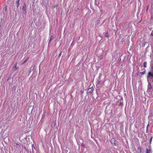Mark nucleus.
Masks as SVG:
<instances>
[{
	"label": "nucleus",
	"instance_id": "obj_1",
	"mask_svg": "<svg viewBox=\"0 0 153 153\" xmlns=\"http://www.w3.org/2000/svg\"><path fill=\"white\" fill-rule=\"evenodd\" d=\"M111 143L114 146H116V141L114 138H112L111 140Z\"/></svg>",
	"mask_w": 153,
	"mask_h": 153
},
{
	"label": "nucleus",
	"instance_id": "obj_2",
	"mask_svg": "<svg viewBox=\"0 0 153 153\" xmlns=\"http://www.w3.org/2000/svg\"><path fill=\"white\" fill-rule=\"evenodd\" d=\"M26 4L25 3L24 4L23 7L22 8V13L24 14H26Z\"/></svg>",
	"mask_w": 153,
	"mask_h": 153
},
{
	"label": "nucleus",
	"instance_id": "obj_3",
	"mask_svg": "<svg viewBox=\"0 0 153 153\" xmlns=\"http://www.w3.org/2000/svg\"><path fill=\"white\" fill-rule=\"evenodd\" d=\"M94 90V88L93 87L89 88L88 89V92L89 94H91L93 93Z\"/></svg>",
	"mask_w": 153,
	"mask_h": 153
},
{
	"label": "nucleus",
	"instance_id": "obj_4",
	"mask_svg": "<svg viewBox=\"0 0 153 153\" xmlns=\"http://www.w3.org/2000/svg\"><path fill=\"white\" fill-rule=\"evenodd\" d=\"M148 76H151L152 78H153V71L152 72H149L148 73Z\"/></svg>",
	"mask_w": 153,
	"mask_h": 153
},
{
	"label": "nucleus",
	"instance_id": "obj_5",
	"mask_svg": "<svg viewBox=\"0 0 153 153\" xmlns=\"http://www.w3.org/2000/svg\"><path fill=\"white\" fill-rule=\"evenodd\" d=\"M152 88V87L151 84L149 83L147 86V89L148 90H150Z\"/></svg>",
	"mask_w": 153,
	"mask_h": 153
},
{
	"label": "nucleus",
	"instance_id": "obj_6",
	"mask_svg": "<svg viewBox=\"0 0 153 153\" xmlns=\"http://www.w3.org/2000/svg\"><path fill=\"white\" fill-rule=\"evenodd\" d=\"M142 152V149L140 147H138L137 149V152L138 153H141Z\"/></svg>",
	"mask_w": 153,
	"mask_h": 153
},
{
	"label": "nucleus",
	"instance_id": "obj_7",
	"mask_svg": "<svg viewBox=\"0 0 153 153\" xmlns=\"http://www.w3.org/2000/svg\"><path fill=\"white\" fill-rule=\"evenodd\" d=\"M29 58H27L26 59H25L21 64V65H23L27 62Z\"/></svg>",
	"mask_w": 153,
	"mask_h": 153
},
{
	"label": "nucleus",
	"instance_id": "obj_8",
	"mask_svg": "<svg viewBox=\"0 0 153 153\" xmlns=\"http://www.w3.org/2000/svg\"><path fill=\"white\" fill-rule=\"evenodd\" d=\"M17 62L15 64L14 66L13 67V68H15V69H14L15 70H16L17 69H18V68L17 67Z\"/></svg>",
	"mask_w": 153,
	"mask_h": 153
},
{
	"label": "nucleus",
	"instance_id": "obj_9",
	"mask_svg": "<svg viewBox=\"0 0 153 153\" xmlns=\"http://www.w3.org/2000/svg\"><path fill=\"white\" fill-rule=\"evenodd\" d=\"M146 43H147L146 42H143L142 45V47H144V46H145V45Z\"/></svg>",
	"mask_w": 153,
	"mask_h": 153
},
{
	"label": "nucleus",
	"instance_id": "obj_10",
	"mask_svg": "<svg viewBox=\"0 0 153 153\" xmlns=\"http://www.w3.org/2000/svg\"><path fill=\"white\" fill-rule=\"evenodd\" d=\"M103 57V56L102 55H100V56L98 57V59H102Z\"/></svg>",
	"mask_w": 153,
	"mask_h": 153
},
{
	"label": "nucleus",
	"instance_id": "obj_11",
	"mask_svg": "<svg viewBox=\"0 0 153 153\" xmlns=\"http://www.w3.org/2000/svg\"><path fill=\"white\" fill-rule=\"evenodd\" d=\"M53 36H51L50 39L49 41V42H51V40L53 39Z\"/></svg>",
	"mask_w": 153,
	"mask_h": 153
},
{
	"label": "nucleus",
	"instance_id": "obj_12",
	"mask_svg": "<svg viewBox=\"0 0 153 153\" xmlns=\"http://www.w3.org/2000/svg\"><path fill=\"white\" fill-rule=\"evenodd\" d=\"M125 41V39L124 38H123L122 39L121 41V43L122 44H123V42Z\"/></svg>",
	"mask_w": 153,
	"mask_h": 153
},
{
	"label": "nucleus",
	"instance_id": "obj_13",
	"mask_svg": "<svg viewBox=\"0 0 153 153\" xmlns=\"http://www.w3.org/2000/svg\"><path fill=\"white\" fill-rule=\"evenodd\" d=\"M145 71H144L143 72H140V73L141 74V75H143V74H145Z\"/></svg>",
	"mask_w": 153,
	"mask_h": 153
},
{
	"label": "nucleus",
	"instance_id": "obj_14",
	"mask_svg": "<svg viewBox=\"0 0 153 153\" xmlns=\"http://www.w3.org/2000/svg\"><path fill=\"white\" fill-rule=\"evenodd\" d=\"M101 82L100 80H98L97 81V83L98 84H99Z\"/></svg>",
	"mask_w": 153,
	"mask_h": 153
},
{
	"label": "nucleus",
	"instance_id": "obj_15",
	"mask_svg": "<svg viewBox=\"0 0 153 153\" xmlns=\"http://www.w3.org/2000/svg\"><path fill=\"white\" fill-rule=\"evenodd\" d=\"M105 37H108V32L106 33L105 35Z\"/></svg>",
	"mask_w": 153,
	"mask_h": 153
},
{
	"label": "nucleus",
	"instance_id": "obj_16",
	"mask_svg": "<svg viewBox=\"0 0 153 153\" xmlns=\"http://www.w3.org/2000/svg\"><path fill=\"white\" fill-rule=\"evenodd\" d=\"M147 65V63L146 62H145L144 63L143 66L144 67H146V66Z\"/></svg>",
	"mask_w": 153,
	"mask_h": 153
},
{
	"label": "nucleus",
	"instance_id": "obj_17",
	"mask_svg": "<svg viewBox=\"0 0 153 153\" xmlns=\"http://www.w3.org/2000/svg\"><path fill=\"white\" fill-rule=\"evenodd\" d=\"M146 153H150V150H149L147 149H146Z\"/></svg>",
	"mask_w": 153,
	"mask_h": 153
},
{
	"label": "nucleus",
	"instance_id": "obj_18",
	"mask_svg": "<svg viewBox=\"0 0 153 153\" xmlns=\"http://www.w3.org/2000/svg\"><path fill=\"white\" fill-rule=\"evenodd\" d=\"M19 1L20 0H18L17 1V6L18 7L19 6Z\"/></svg>",
	"mask_w": 153,
	"mask_h": 153
},
{
	"label": "nucleus",
	"instance_id": "obj_19",
	"mask_svg": "<svg viewBox=\"0 0 153 153\" xmlns=\"http://www.w3.org/2000/svg\"><path fill=\"white\" fill-rule=\"evenodd\" d=\"M101 76H102V75L101 74H100V75H99V77H98V78L100 80V78L101 77Z\"/></svg>",
	"mask_w": 153,
	"mask_h": 153
},
{
	"label": "nucleus",
	"instance_id": "obj_20",
	"mask_svg": "<svg viewBox=\"0 0 153 153\" xmlns=\"http://www.w3.org/2000/svg\"><path fill=\"white\" fill-rule=\"evenodd\" d=\"M62 52H61L59 54V56H61V54H62Z\"/></svg>",
	"mask_w": 153,
	"mask_h": 153
},
{
	"label": "nucleus",
	"instance_id": "obj_21",
	"mask_svg": "<svg viewBox=\"0 0 153 153\" xmlns=\"http://www.w3.org/2000/svg\"><path fill=\"white\" fill-rule=\"evenodd\" d=\"M153 32V30L152 31V33L151 34V35L152 36H153V34L152 33V32Z\"/></svg>",
	"mask_w": 153,
	"mask_h": 153
},
{
	"label": "nucleus",
	"instance_id": "obj_22",
	"mask_svg": "<svg viewBox=\"0 0 153 153\" xmlns=\"http://www.w3.org/2000/svg\"><path fill=\"white\" fill-rule=\"evenodd\" d=\"M80 92H81V93L82 94L83 93L84 91H81Z\"/></svg>",
	"mask_w": 153,
	"mask_h": 153
},
{
	"label": "nucleus",
	"instance_id": "obj_23",
	"mask_svg": "<svg viewBox=\"0 0 153 153\" xmlns=\"http://www.w3.org/2000/svg\"><path fill=\"white\" fill-rule=\"evenodd\" d=\"M24 153H28V152L26 151V152L24 151Z\"/></svg>",
	"mask_w": 153,
	"mask_h": 153
},
{
	"label": "nucleus",
	"instance_id": "obj_24",
	"mask_svg": "<svg viewBox=\"0 0 153 153\" xmlns=\"http://www.w3.org/2000/svg\"><path fill=\"white\" fill-rule=\"evenodd\" d=\"M152 68L153 70V65L152 66Z\"/></svg>",
	"mask_w": 153,
	"mask_h": 153
},
{
	"label": "nucleus",
	"instance_id": "obj_25",
	"mask_svg": "<svg viewBox=\"0 0 153 153\" xmlns=\"http://www.w3.org/2000/svg\"><path fill=\"white\" fill-rule=\"evenodd\" d=\"M82 145L83 146H84V145H83V144H82Z\"/></svg>",
	"mask_w": 153,
	"mask_h": 153
},
{
	"label": "nucleus",
	"instance_id": "obj_26",
	"mask_svg": "<svg viewBox=\"0 0 153 153\" xmlns=\"http://www.w3.org/2000/svg\"><path fill=\"white\" fill-rule=\"evenodd\" d=\"M152 82H153V80H152Z\"/></svg>",
	"mask_w": 153,
	"mask_h": 153
}]
</instances>
